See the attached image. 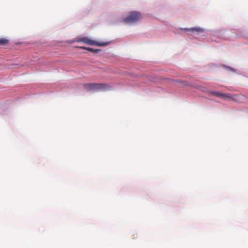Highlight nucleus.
Wrapping results in <instances>:
<instances>
[{"label":"nucleus","mask_w":248,"mask_h":248,"mask_svg":"<svg viewBox=\"0 0 248 248\" xmlns=\"http://www.w3.org/2000/svg\"><path fill=\"white\" fill-rule=\"evenodd\" d=\"M75 42H83L86 44L89 45H95L99 46H107L109 44L108 42H98L93 40L87 37H78L75 39Z\"/></svg>","instance_id":"1"},{"label":"nucleus","mask_w":248,"mask_h":248,"mask_svg":"<svg viewBox=\"0 0 248 248\" xmlns=\"http://www.w3.org/2000/svg\"><path fill=\"white\" fill-rule=\"evenodd\" d=\"M83 87L88 91H100L106 89L108 85L104 83H85L83 84Z\"/></svg>","instance_id":"2"},{"label":"nucleus","mask_w":248,"mask_h":248,"mask_svg":"<svg viewBox=\"0 0 248 248\" xmlns=\"http://www.w3.org/2000/svg\"><path fill=\"white\" fill-rule=\"evenodd\" d=\"M142 18L141 13L138 11L131 12L130 15L125 17L123 22L125 23H133Z\"/></svg>","instance_id":"3"},{"label":"nucleus","mask_w":248,"mask_h":248,"mask_svg":"<svg viewBox=\"0 0 248 248\" xmlns=\"http://www.w3.org/2000/svg\"><path fill=\"white\" fill-rule=\"evenodd\" d=\"M241 96L238 95H232L230 93H224L223 99L229 100H232L236 102H239Z\"/></svg>","instance_id":"4"},{"label":"nucleus","mask_w":248,"mask_h":248,"mask_svg":"<svg viewBox=\"0 0 248 248\" xmlns=\"http://www.w3.org/2000/svg\"><path fill=\"white\" fill-rule=\"evenodd\" d=\"M185 31H196L198 32H203L204 30L201 28H192L191 29L185 28L184 29Z\"/></svg>","instance_id":"5"},{"label":"nucleus","mask_w":248,"mask_h":248,"mask_svg":"<svg viewBox=\"0 0 248 248\" xmlns=\"http://www.w3.org/2000/svg\"><path fill=\"white\" fill-rule=\"evenodd\" d=\"M209 92L210 93H211L212 94H213L216 96L221 97L222 98H223V97H224V93H222L218 92H216V91H211Z\"/></svg>","instance_id":"6"},{"label":"nucleus","mask_w":248,"mask_h":248,"mask_svg":"<svg viewBox=\"0 0 248 248\" xmlns=\"http://www.w3.org/2000/svg\"><path fill=\"white\" fill-rule=\"evenodd\" d=\"M9 43V40L5 38H0V46L5 45Z\"/></svg>","instance_id":"7"},{"label":"nucleus","mask_w":248,"mask_h":248,"mask_svg":"<svg viewBox=\"0 0 248 248\" xmlns=\"http://www.w3.org/2000/svg\"><path fill=\"white\" fill-rule=\"evenodd\" d=\"M87 50H88L90 52H94L95 53H98L100 51V49H94V48H91V47L87 48Z\"/></svg>","instance_id":"8"},{"label":"nucleus","mask_w":248,"mask_h":248,"mask_svg":"<svg viewBox=\"0 0 248 248\" xmlns=\"http://www.w3.org/2000/svg\"><path fill=\"white\" fill-rule=\"evenodd\" d=\"M77 47L79 48L80 49H85V50H87V48H88L85 46H78Z\"/></svg>","instance_id":"9"},{"label":"nucleus","mask_w":248,"mask_h":248,"mask_svg":"<svg viewBox=\"0 0 248 248\" xmlns=\"http://www.w3.org/2000/svg\"><path fill=\"white\" fill-rule=\"evenodd\" d=\"M202 88H203V90H202L203 91L206 92L207 91L206 88H205L204 87H202Z\"/></svg>","instance_id":"10"}]
</instances>
